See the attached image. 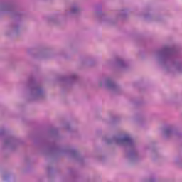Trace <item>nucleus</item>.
Instances as JSON below:
<instances>
[{"label":"nucleus","mask_w":182,"mask_h":182,"mask_svg":"<svg viewBox=\"0 0 182 182\" xmlns=\"http://www.w3.org/2000/svg\"><path fill=\"white\" fill-rule=\"evenodd\" d=\"M176 50L171 47L165 46L154 53V59L160 65L165 73H182V64L174 60Z\"/></svg>","instance_id":"nucleus-1"},{"label":"nucleus","mask_w":182,"mask_h":182,"mask_svg":"<svg viewBox=\"0 0 182 182\" xmlns=\"http://www.w3.org/2000/svg\"><path fill=\"white\" fill-rule=\"evenodd\" d=\"M103 140L107 144H117L118 146H125L129 147V150L127 152V159L131 161H137L140 159L139 150L136 146V142L129 134H124L121 135H115L112 138L103 137Z\"/></svg>","instance_id":"nucleus-2"},{"label":"nucleus","mask_w":182,"mask_h":182,"mask_svg":"<svg viewBox=\"0 0 182 182\" xmlns=\"http://www.w3.org/2000/svg\"><path fill=\"white\" fill-rule=\"evenodd\" d=\"M26 85L28 86V100H30V102L41 100V99L45 97V90L37 84L33 78H28Z\"/></svg>","instance_id":"nucleus-3"},{"label":"nucleus","mask_w":182,"mask_h":182,"mask_svg":"<svg viewBox=\"0 0 182 182\" xmlns=\"http://www.w3.org/2000/svg\"><path fill=\"white\" fill-rule=\"evenodd\" d=\"M43 154H49V153H56L60 156H63V154H70L72 157L77 159V160H82V157L77 153V151L72 149L69 147L60 148L59 146H52V147H45L42 150Z\"/></svg>","instance_id":"nucleus-4"},{"label":"nucleus","mask_w":182,"mask_h":182,"mask_svg":"<svg viewBox=\"0 0 182 182\" xmlns=\"http://www.w3.org/2000/svg\"><path fill=\"white\" fill-rule=\"evenodd\" d=\"M98 86L100 87H103V86H105V87L117 95L122 92V88L115 84L113 79L110 77H107L102 80H100L98 81Z\"/></svg>","instance_id":"nucleus-5"},{"label":"nucleus","mask_w":182,"mask_h":182,"mask_svg":"<svg viewBox=\"0 0 182 182\" xmlns=\"http://www.w3.org/2000/svg\"><path fill=\"white\" fill-rule=\"evenodd\" d=\"M81 9L77 4H72L68 9L64 11L63 17L65 19H71L76 15L80 14Z\"/></svg>","instance_id":"nucleus-6"},{"label":"nucleus","mask_w":182,"mask_h":182,"mask_svg":"<svg viewBox=\"0 0 182 182\" xmlns=\"http://www.w3.org/2000/svg\"><path fill=\"white\" fill-rule=\"evenodd\" d=\"M78 78L79 77L77 76V74L73 73L68 76L62 77L61 80L68 85H73V83H76V82H77Z\"/></svg>","instance_id":"nucleus-7"},{"label":"nucleus","mask_w":182,"mask_h":182,"mask_svg":"<svg viewBox=\"0 0 182 182\" xmlns=\"http://www.w3.org/2000/svg\"><path fill=\"white\" fill-rule=\"evenodd\" d=\"M4 146L11 149H15V146H18V140L13 136H9L4 140Z\"/></svg>","instance_id":"nucleus-8"},{"label":"nucleus","mask_w":182,"mask_h":182,"mask_svg":"<svg viewBox=\"0 0 182 182\" xmlns=\"http://www.w3.org/2000/svg\"><path fill=\"white\" fill-rule=\"evenodd\" d=\"M46 22L48 23H53L54 25H58L60 22V14H55L53 16H49L46 18Z\"/></svg>","instance_id":"nucleus-9"},{"label":"nucleus","mask_w":182,"mask_h":182,"mask_svg":"<svg viewBox=\"0 0 182 182\" xmlns=\"http://www.w3.org/2000/svg\"><path fill=\"white\" fill-rule=\"evenodd\" d=\"M96 16L103 22H106V23H109V25L114 24L113 20H111L107 16L102 12L96 13Z\"/></svg>","instance_id":"nucleus-10"},{"label":"nucleus","mask_w":182,"mask_h":182,"mask_svg":"<svg viewBox=\"0 0 182 182\" xmlns=\"http://www.w3.org/2000/svg\"><path fill=\"white\" fill-rule=\"evenodd\" d=\"M13 7L12 4L8 2L0 3V14L4 12H11L12 11Z\"/></svg>","instance_id":"nucleus-11"},{"label":"nucleus","mask_w":182,"mask_h":182,"mask_svg":"<svg viewBox=\"0 0 182 182\" xmlns=\"http://www.w3.org/2000/svg\"><path fill=\"white\" fill-rule=\"evenodd\" d=\"M80 63L82 65H87V66H93L96 61L95 60V58L87 56L82 58L80 60Z\"/></svg>","instance_id":"nucleus-12"},{"label":"nucleus","mask_w":182,"mask_h":182,"mask_svg":"<svg viewBox=\"0 0 182 182\" xmlns=\"http://www.w3.org/2000/svg\"><path fill=\"white\" fill-rule=\"evenodd\" d=\"M174 133V127L173 125H169L165 127L163 130V134L165 137H170V136H173Z\"/></svg>","instance_id":"nucleus-13"},{"label":"nucleus","mask_w":182,"mask_h":182,"mask_svg":"<svg viewBox=\"0 0 182 182\" xmlns=\"http://www.w3.org/2000/svg\"><path fill=\"white\" fill-rule=\"evenodd\" d=\"M10 31L13 32V33H15V35H18L19 32H21V24L18 23L12 24L10 27Z\"/></svg>","instance_id":"nucleus-14"},{"label":"nucleus","mask_w":182,"mask_h":182,"mask_svg":"<svg viewBox=\"0 0 182 182\" xmlns=\"http://www.w3.org/2000/svg\"><path fill=\"white\" fill-rule=\"evenodd\" d=\"M115 65L117 68H119V69H124L127 65L126 64V62H124V60L122 58H117Z\"/></svg>","instance_id":"nucleus-15"},{"label":"nucleus","mask_w":182,"mask_h":182,"mask_svg":"<svg viewBox=\"0 0 182 182\" xmlns=\"http://www.w3.org/2000/svg\"><path fill=\"white\" fill-rule=\"evenodd\" d=\"M127 17V11L126 10H120L117 14V19H126Z\"/></svg>","instance_id":"nucleus-16"},{"label":"nucleus","mask_w":182,"mask_h":182,"mask_svg":"<svg viewBox=\"0 0 182 182\" xmlns=\"http://www.w3.org/2000/svg\"><path fill=\"white\" fill-rule=\"evenodd\" d=\"M64 129L68 132L69 133L72 132H75V130H73V129H72V127H70V125L69 124H64Z\"/></svg>","instance_id":"nucleus-17"},{"label":"nucleus","mask_w":182,"mask_h":182,"mask_svg":"<svg viewBox=\"0 0 182 182\" xmlns=\"http://www.w3.org/2000/svg\"><path fill=\"white\" fill-rule=\"evenodd\" d=\"M4 133H5V131H4V130L0 131V135L4 134Z\"/></svg>","instance_id":"nucleus-18"},{"label":"nucleus","mask_w":182,"mask_h":182,"mask_svg":"<svg viewBox=\"0 0 182 182\" xmlns=\"http://www.w3.org/2000/svg\"><path fill=\"white\" fill-rule=\"evenodd\" d=\"M149 181H150V182H154V178L150 179Z\"/></svg>","instance_id":"nucleus-19"},{"label":"nucleus","mask_w":182,"mask_h":182,"mask_svg":"<svg viewBox=\"0 0 182 182\" xmlns=\"http://www.w3.org/2000/svg\"><path fill=\"white\" fill-rule=\"evenodd\" d=\"M3 180H6V176H4Z\"/></svg>","instance_id":"nucleus-20"}]
</instances>
